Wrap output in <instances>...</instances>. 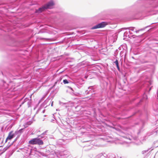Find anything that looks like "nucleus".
Listing matches in <instances>:
<instances>
[{
  "label": "nucleus",
  "mask_w": 158,
  "mask_h": 158,
  "mask_svg": "<svg viewBox=\"0 0 158 158\" xmlns=\"http://www.w3.org/2000/svg\"><path fill=\"white\" fill-rule=\"evenodd\" d=\"M2 90V96H0V115L4 114L3 111H6L7 103L9 101L8 98H10L12 95L10 94V90L7 89L8 85L3 81H1Z\"/></svg>",
  "instance_id": "f257e3e1"
},
{
  "label": "nucleus",
  "mask_w": 158,
  "mask_h": 158,
  "mask_svg": "<svg viewBox=\"0 0 158 158\" xmlns=\"http://www.w3.org/2000/svg\"><path fill=\"white\" fill-rule=\"evenodd\" d=\"M54 4L53 1L52 0L50 1L44 6H42L38 10H36L35 12L40 13L44 11L45 9H51L52 8Z\"/></svg>",
  "instance_id": "f03ea898"
},
{
  "label": "nucleus",
  "mask_w": 158,
  "mask_h": 158,
  "mask_svg": "<svg viewBox=\"0 0 158 158\" xmlns=\"http://www.w3.org/2000/svg\"><path fill=\"white\" fill-rule=\"evenodd\" d=\"M29 143L32 145H42L44 144L43 139L38 135L37 138L32 139L29 142Z\"/></svg>",
  "instance_id": "7ed1b4c3"
},
{
  "label": "nucleus",
  "mask_w": 158,
  "mask_h": 158,
  "mask_svg": "<svg viewBox=\"0 0 158 158\" xmlns=\"http://www.w3.org/2000/svg\"><path fill=\"white\" fill-rule=\"evenodd\" d=\"M57 157L60 158H68L70 155L69 152L66 150L63 151H58L55 153Z\"/></svg>",
  "instance_id": "20e7f679"
},
{
  "label": "nucleus",
  "mask_w": 158,
  "mask_h": 158,
  "mask_svg": "<svg viewBox=\"0 0 158 158\" xmlns=\"http://www.w3.org/2000/svg\"><path fill=\"white\" fill-rule=\"evenodd\" d=\"M108 23L106 22H102L95 26L92 27L91 28L92 29H94L97 28H101L104 27L108 24Z\"/></svg>",
  "instance_id": "39448f33"
},
{
  "label": "nucleus",
  "mask_w": 158,
  "mask_h": 158,
  "mask_svg": "<svg viewBox=\"0 0 158 158\" xmlns=\"http://www.w3.org/2000/svg\"><path fill=\"white\" fill-rule=\"evenodd\" d=\"M148 3L151 5L152 7H156L158 6V0H149Z\"/></svg>",
  "instance_id": "423d86ee"
},
{
  "label": "nucleus",
  "mask_w": 158,
  "mask_h": 158,
  "mask_svg": "<svg viewBox=\"0 0 158 158\" xmlns=\"http://www.w3.org/2000/svg\"><path fill=\"white\" fill-rule=\"evenodd\" d=\"M106 154L105 153H101L98 155L95 158H106Z\"/></svg>",
  "instance_id": "0eeeda50"
},
{
  "label": "nucleus",
  "mask_w": 158,
  "mask_h": 158,
  "mask_svg": "<svg viewBox=\"0 0 158 158\" xmlns=\"http://www.w3.org/2000/svg\"><path fill=\"white\" fill-rule=\"evenodd\" d=\"M14 136V134L13 133L12 131H10L7 138V139L10 140L12 139Z\"/></svg>",
  "instance_id": "6e6552de"
},
{
  "label": "nucleus",
  "mask_w": 158,
  "mask_h": 158,
  "mask_svg": "<svg viewBox=\"0 0 158 158\" xmlns=\"http://www.w3.org/2000/svg\"><path fill=\"white\" fill-rule=\"evenodd\" d=\"M115 155L113 154H109L108 155L106 154V158H115Z\"/></svg>",
  "instance_id": "1a4fd4ad"
},
{
  "label": "nucleus",
  "mask_w": 158,
  "mask_h": 158,
  "mask_svg": "<svg viewBox=\"0 0 158 158\" xmlns=\"http://www.w3.org/2000/svg\"><path fill=\"white\" fill-rule=\"evenodd\" d=\"M50 99H47L46 100H45V101L44 102L42 103V104L41 105V107H44L45 106V105L47 104V103L49 101Z\"/></svg>",
  "instance_id": "9d476101"
},
{
  "label": "nucleus",
  "mask_w": 158,
  "mask_h": 158,
  "mask_svg": "<svg viewBox=\"0 0 158 158\" xmlns=\"http://www.w3.org/2000/svg\"><path fill=\"white\" fill-rule=\"evenodd\" d=\"M24 129H21L18 131H16L15 132V134L16 135H20L23 131Z\"/></svg>",
  "instance_id": "9b49d317"
},
{
  "label": "nucleus",
  "mask_w": 158,
  "mask_h": 158,
  "mask_svg": "<svg viewBox=\"0 0 158 158\" xmlns=\"http://www.w3.org/2000/svg\"><path fill=\"white\" fill-rule=\"evenodd\" d=\"M47 131H45L44 132H43L42 134H41L40 135H39V137H40L42 139H43L44 138V139H46V138H47V137L44 136V135L46 132H47Z\"/></svg>",
  "instance_id": "f8f14e48"
},
{
  "label": "nucleus",
  "mask_w": 158,
  "mask_h": 158,
  "mask_svg": "<svg viewBox=\"0 0 158 158\" xmlns=\"http://www.w3.org/2000/svg\"><path fill=\"white\" fill-rule=\"evenodd\" d=\"M147 98H147V96L145 94H144L143 95V98L142 99V100H141L140 101V102H142L143 100H146L147 99Z\"/></svg>",
  "instance_id": "ddd939ff"
},
{
  "label": "nucleus",
  "mask_w": 158,
  "mask_h": 158,
  "mask_svg": "<svg viewBox=\"0 0 158 158\" xmlns=\"http://www.w3.org/2000/svg\"><path fill=\"white\" fill-rule=\"evenodd\" d=\"M128 29L130 30L129 31V32L130 34H132V33L130 31H134L135 29L134 27H131L128 28Z\"/></svg>",
  "instance_id": "4468645a"
},
{
  "label": "nucleus",
  "mask_w": 158,
  "mask_h": 158,
  "mask_svg": "<svg viewBox=\"0 0 158 158\" xmlns=\"http://www.w3.org/2000/svg\"><path fill=\"white\" fill-rule=\"evenodd\" d=\"M148 27V26H147V27H146L145 28H144L138 30H136L135 31V32L136 33H137L139 32L140 31H143V30H144V29L145 28H146Z\"/></svg>",
  "instance_id": "2eb2a0df"
},
{
  "label": "nucleus",
  "mask_w": 158,
  "mask_h": 158,
  "mask_svg": "<svg viewBox=\"0 0 158 158\" xmlns=\"http://www.w3.org/2000/svg\"><path fill=\"white\" fill-rule=\"evenodd\" d=\"M29 100L27 98H26L24 100V101H23L22 102V104H21L22 105V104H23L25 102H27V101H28Z\"/></svg>",
  "instance_id": "dca6fc26"
},
{
  "label": "nucleus",
  "mask_w": 158,
  "mask_h": 158,
  "mask_svg": "<svg viewBox=\"0 0 158 158\" xmlns=\"http://www.w3.org/2000/svg\"><path fill=\"white\" fill-rule=\"evenodd\" d=\"M63 82L64 84H68L69 83V81L67 79H64L63 81Z\"/></svg>",
  "instance_id": "f3484780"
},
{
  "label": "nucleus",
  "mask_w": 158,
  "mask_h": 158,
  "mask_svg": "<svg viewBox=\"0 0 158 158\" xmlns=\"http://www.w3.org/2000/svg\"><path fill=\"white\" fill-rule=\"evenodd\" d=\"M28 150H29L27 151L28 152V154L29 155H30L31 154V153L32 152L31 149H29Z\"/></svg>",
  "instance_id": "a211bd4d"
},
{
  "label": "nucleus",
  "mask_w": 158,
  "mask_h": 158,
  "mask_svg": "<svg viewBox=\"0 0 158 158\" xmlns=\"http://www.w3.org/2000/svg\"><path fill=\"white\" fill-rule=\"evenodd\" d=\"M44 97H43L39 101L38 104H39L41 102L44 100Z\"/></svg>",
  "instance_id": "6ab92c4d"
},
{
  "label": "nucleus",
  "mask_w": 158,
  "mask_h": 158,
  "mask_svg": "<svg viewBox=\"0 0 158 158\" xmlns=\"http://www.w3.org/2000/svg\"><path fill=\"white\" fill-rule=\"evenodd\" d=\"M115 64L116 65V67H117V68L118 69V70H119L120 68H119V65H118V63H116V64Z\"/></svg>",
  "instance_id": "aec40b11"
},
{
  "label": "nucleus",
  "mask_w": 158,
  "mask_h": 158,
  "mask_svg": "<svg viewBox=\"0 0 158 158\" xmlns=\"http://www.w3.org/2000/svg\"><path fill=\"white\" fill-rule=\"evenodd\" d=\"M115 158H121V157L120 156H118V155H115Z\"/></svg>",
  "instance_id": "412c9836"
},
{
  "label": "nucleus",
  "mask_w": 158,
  "mask_h": 158,
  "mask_svg": "<svg viewBox=\"0 0 158 158\" xmlns=\"http://www.w3.org/2000/svg\"><path fill=\"white\" fill-rule=\"evenodd\" d=\"M118 51V50L117 49L115 50V52H114V55H117V52Z\"/></svg>",
  "instance_id": "4be33fe9"
},
{
  "label": "nucleus",
  "mask_w": 158,
  "mask_h": 158,
  "mask_svg": "<svg viewBox=\"0 0 158 158\" xmlns=\"http://www.w3.org/2000/svg\"><path fill=\"white\" fill-rule=\"evenodd\" d=\"M118 60L117 59L114 62V63H115V64H116V63H118Z\"/></svg>",
  "instance_id": "5701e85b"
},
{
  "label": "nucleus",
  "mask_w": 158,
  "mask_h": 158,
  "mask_svg": "<svg viewBox=\"0 0 158 158\" xmlns=\"http://www.w3.org/2000/svg\"><path fill=\"white\" fill-rule=\"evenodd\" d=\"M132 137L131 136H130V137H128V139L130 140H131L132 139Z\"/></svg>",
  "instance_id": "b1692460"
},
{
  "label": "nucleus",
  "mask_w": 158,
  "mask_h": 158,
  "mask_svg": "<svg viewBox=\"0 0 158 158\" xmlns=\"http://www.w3.org/2000/svg\"><path fill=\"white\" fill-rule=\"evenodd\" d=\"M31 122H27V124L28 125H30L31 123Z\"/></svg>",
  "instance_id": "393cba45"
},
{
  "label": "nucleus",
  "mask_w": 158,
  "mask_h": 158,
  "mask_svg": "<svg viewBox=\"0 0 158 158\" xmlns=\"http://www.w3.org/2000/svg\"><path fill=\"white\" fill-rule=\"evenodd\" d=\"M53 101H52V102H51V106H53Z\"/></svg>",
  "instance_id": "a878e982"
},
{
  "label": "nucleus",
  "mask_w": 158,
  "mask_h": 158,
  "mask_svg": "<svg viewBox=\"0 0 158 158\" xmlns=\"http://www.w3.org/2000/svg\"><path fill=\"white\" fill-rule=\"evenodd\" d=\"M68 88H69V89H70L71 90H73L72 88L71 87H68Z\"/></svg>",
  "instance_id": "bb28decb"
},
{
  "label": "nucleus",
  "mask_w": 158,
  "mask_h": 158,
  "mask_svg": "<svg viewBox=\"0 0 158 158\" xmlns=\"http://www.w3.org/2000/svg\"><path fill=\"white\" fill-rule=\"evenodd\" d=\"M92 88V86H90L88 87V89H91Z\"/></svg>",
  "instance_id": "cd10ccee"
},
{
  "label": "nucleus",
  "mask_w": 158,
  "mask_h": 158,
  "mask_svg": "<svg viewBox=\"0 0 158 158\" xmlns=\"http://www.w3.org/2000/svg\"><path fill=\"white\" fill-rule=\"evenodd\" d=\"M118 49H119V50H121V47H119V48Z\"/></svg>",
  "instance_id": "c85d7f7f"
},
{
  "label": "nucleus",
  "mask_w": 158,
  "mask_h": 158,
  "mask_svg": "<svg viewBox=\"0 0 158 158\" xmlns=\"http://www.w3.org/2000/svg\"><path fill=\"white\" fill-rule=\"evenodd\" d=\"M7 140H8V139H7V138H6V141H5V143H6V142H7Z\"/></svg>",
  "instance_id": "c756f323"
},
{
  "label": "nucleus",
  "mask_w": 158,
  "mask_h": 158,
  "mask_svg": "<svg viewBox=\"0 0 158 158\" xmlns=\"http://www.w3.org/2000/svg\"><path fill=\"white\" fill-rule=\"evenodd\" d=\"M29 102H30H30H30V101H28V103Z\"/></svg>",
  "instance_id": "7c9ffc66"
},
{
  "label": "nucleus",
  "mask_w": 158,
  "mask_h": 158,
  "mask_svg": "<svg viewBox=\"0 0 158 158\" xmlns=\"http://www.w3.org/2000/svg\"><path fill=\"white\" fill-rule=\"evenodd\" d=\"M34 149L36 150V148H34Z\"/></svg>",
  "instance_id": "2f4dec72"
},
{
  "label": "nucleus",
  "mask_w": 158,
  "mask_h": 158,
  "mask_svg": "<svg viewBox=\"0 0 158 158\" xmlns=\"http://www.w3.org/2000/svg\"><path fill=\"white\" fill-rule=\"evenodd\" d=\"M142 152L143 153H144V151H143Z\"/></svg>",
  "instance_id": "473e14b6"
},
{
  "label": "nucleus",
  "mask_w": 158,
  "mask_h": 158,
  "mask_svg": "<svg viewBox=\"0 0 158 158\" xmlns=\"http://www.w3.org/2000/svg\"><path fill=\"white\" fill-rule=\"evenodd\" d=\"M1 138H0V140H1Z\"/></svg>",
  "instance_id": "72a5a7b5"
}]
</instances>
